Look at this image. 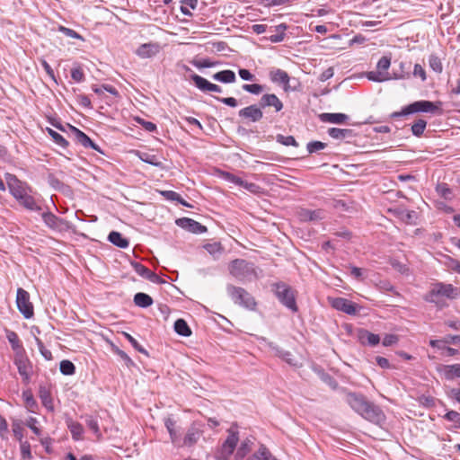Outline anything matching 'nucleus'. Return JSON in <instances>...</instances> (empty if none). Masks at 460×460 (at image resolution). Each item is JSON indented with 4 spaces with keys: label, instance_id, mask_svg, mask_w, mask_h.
Here are the masks:
<instances>
[{
    "label": "nucleus",
    "instance_id": "nucleus-1",
    "mask_svg": "<svg viewBox=\"0 0 460 460\" xmlns=\"http://www.w3.org/2000/svg\"><path fill=\"white\" fill-rule=\"evenodd\" d=\"M346 402L356 412L371 422L379 423L384 418L380 408L367 401L362 394L349 393L346 395Z\"/></svg>",
    "mask_w": 460,
    "mask_h": 460
},
{
    "label": "nucleus",
    "instance_id": "nucleus-2",
    "mask_svg": "<svg viewBox=\"0 0 460 460\" xmlns=\"http://www.w3.org/2000/svg\"><path fill=\"white\" fill-rule=\"evenodd\" d=\"M228 270L230 274L240 281L251 280L256 276L254 264L243 259L232 261Z\"/></svg>",
    "mask_w": 460,
    "mask_h": 460
},
{
    "label": "nucleus",
    "instance_id": "nucleus-3",
    "mask_svg": "<svg viewBox=\"0 0 460 460\" xmlns=\"http://www.w3.org/2000/svg\"><path fill=\"white\" fill-rule=\"evenodd\" d=\"M271 290L278 300L292 312L297 311L296 296L292 288L284 282L271 284Z\"/></svg>",
    "mask_w": 460,
    "mask_h": 460
},
{
    "label": "nucleus",
    "instance_id": "nucleus-4",
    "mask_svg": "<svg viewBox=\"0 0 460 460\" xmlns=\"http://www.w3.org/2000/svg\"><path fill=\"white\" fill-rule=\"evenodd\" d=\"M459 291L452 284L442 282L433 286L431 290L425 296V301L441 306L438 296H445L449 299H455L458 296Z\"/></svg>",
    "mask_w": 460,
    "mask_h": 460
},
{
    "label": "nucleus",
    "instance_id": "nucleus-5",
    "mask_svg": "<svg viewBox=\"0 0 460 460\" xmlns=\"http://www.w3.org/2000/svg\"><path fill=\"white\" fill-rule=\"evenodd\" d=\"M226 291L234 304L248 310H255L257 303L254 297L244 288L234 285H227Z\"/></svg>",
    "mask_w": 460,
    "mask_h": 460
},
{
    "label": "nucleus",
    "instance_id": "nucleus-6",
    "mask_svg": "<svg viewBox=\"0 0 460 460\" xmlns=\"http://www.w3.org/2000/svg\"><path fill=\"white\" fill-rule=\"evenodd\" d=\"M438 110V107L429 101H417L414 102L406 107H404L399 112H394L392 114L393 118H399L402 116L416 113V112H434Z\"/></svg>",
    "mask_w": 460,
    "mask_h": 460
},
{
    "label": "nucleus",
    "instance_id": "nucleus-7",
    "mask_svg": "<svg viewBox=\"0 0 460 460\" xmlns=\"http://www.w3.org/2000/svg\"><path fill=\"white\" fill-rule=\"evenodd\" d=\"M16 305L24 318L30 319L33 316V305L30 301V294L22 288L17 289Z\"/></svg>",
    "mask_w": 460,
    "mask_h": 460
},
{
    "label": "nucleus",
    "instance_id": "nucleus-8",
    "mask_svg": "<svg viewBox=\"0 0 460 460\" xmlns=\"http://www.w3.org/2000/svg\"><path fill=\"white\" fill-rule=\"evenodd\" d=\"M269 77L273 84L281 85L284 92L286 93L297 90V86L290 85V77L288 74L280 68L270 69Z\"/></svg>",
    "mask_w": 460,
    "mask_h": 460
},
{
    "label": "nucleus",
    "instance_id": "nucleus-9",
    "mask_svg": "<svg viewBox=\"0 0 460 460\" xmlns=\"http://www.w3.org/2000/svg\"><path fill=\"white\" fill-rule=\"evenodd\" d=\"M13 363L17 367L20 376L23 381L28 383L32 373V364L26 355V351L14 355Z\"/></svg>",
    "mask_w": 460,
    "mask_h": 460
},
{
    "label": "nucleus",
    "instance_id": "nucleus-10",
    "mask_svg": "<svg viewBox=\"0 0 460 460\" xmlns=\"http://www.w3.org/2000/svg\"><path fill=\"white\" fill-rule=\"evenodd\" d=\"M331 305L338 310L349 315H355L358 313L357 305L344 297L329 298Z\"/></svg>",
    "mask_w": 460,
    "mask_h": 460
},
{
    "label": "nucleus",
    "instance_id": "nucleus-11",
    "mask_svg": "<svg viewBox=\"0 0 460 460\" xmlns=\"http://www.w3.org/2000/svg\"><path fill=\"white\" fill-rule=\"evenodd\" d=\"M237 433H231L224 444L222 445L221 451L216 456L217 460H228V457L233 454L237 446L238 437Z\"/></svg>",
    "mask_w": 460,
    "mask_h": 460
},
{
    "label": "nucleus",
    "instance_id": "nucleus-12",
    "mask_svg": "<svg viewBox=\"0 0 460 460\" xmlns=\"http://www.w3.org/2000/svg\"><path fill=\"white\" fill-rule=\"evenodd\" d=\"M238 116L250 122H258L263 117V112L260 105L252 104L238 111Z\"/></svg>",
    "mask_w": 460,
    "mask_h": 460
},
{
    "label": "nucleus",
    "instance_id": "nucleus-13",
    "mask_svg": "<svg viewBox=\"0 0 460 460\" xmlns=\"http://www.w3.org/2000/svg\"><path fill=\"white\" fill-rule=\"evenodd\" d=\"M176 225L193 234H203L207 232V227L205 226L189 217L177 219Z\"/></svg>",
    "mask_w": 460,
    "mask_h": 460
},
{
    "label": "nucleus",
    "instance_id": "nucleus-14",
    "mask_svg": "<svg viewBox=\"0 0 460 460\" xmlns=\"http://www.w3.org/2000/svg\"><path fill=\"white\" fill-rule=\"evenodd\" d=\"M10 193L13 197L19 200L23 195L31 192V189L25 183L13 177V181L8 182Z\"/></svg>",
    "mask_w": 460,
    "mask_h": 460
},
{
    "label": "nucleus",
    "instance_id": "nucleus-15",
    "mask_svg": "<svg viewBox=\"0 0 460 460\" xmlns=\"http://www.w3.org/2000/svg\"><path fill=\"white\" fill-rule=\"evenodd\" d=\"M259 105L261 109L267 107H273L276 112L280 111L283 109V102L274 93H265L261 96Z\"/></svg>",
    "mask_w": 460,
    "mask_h": 460
},
{
    "label": "nucleus",
    "instance_id": "nucleus-16",
    "mask_svg": "<svg viewBox=\"0 0 460 460\" xmlns=\"http://www.w3.org/2000/svg\"><path fill=\"white\" fill-rule=\"evenodd\" d=\"M161 50V46L157 42H149L138 47L136 53L142 58H149L155 56Z\"/></svg>",
    "mask_w": 460,
    "mask_h": 460
},
{
    "label": "nucleus",
    "instance_id": "nucleus-17",
    "mask_svg": "<svg viewBox=\"0 0 460 460\" xmlns=\"http://www.w3.org/2000/svg\"><path fill=\"white\" fill-rule=\"evenodd\" d=\"M366 76L370 81L381 83V82H385V81H387V80H390V79L409 78L410 75L406 74L404 75H396V74H394V75L392 77V76H390L389 73H384V72H382V71L377 69L376 71L367 72Z\"/></svg>",
    "mask_w": 460,
    "mask_h": 460
},
{
    "label": "nucleus",
    "instance_id": "nucleus-18",
    "mask_svg": "<svg viewBox=\"0 0 460 460\" xmlns=\"http://www.w3.org/2000/svg\"><path fill=\"white\" fill-rule=\"evenodd\" d=\"M182 435H184V433H170L171 440L174 446L178 447H190L196 443L197 438L195 437V433H185L183 442H181L179 438L182 437Z\"/></svg>",
    "mask_w": 460,
    "mask_h": 460
},
{
    "label": "nucleus",
    "instance_id": "nucleus-19",
    "mask_svg": "<svg viewBox=\"0 0 460 460\" xmlns=\"http://www.w3.org/2000/svg\"><path fill=\"white\" fill-rule=\"evenodd\" d=\"M31 192H28L23 195L19 200V204L22 206L24 208L31 211H40L41 207L39 205L38 201L34 199V197L31 194Z\"/></svg>",
    "mask_w": 460,
    "mask_h": 460
},
{
    "label": "nucleus",
    "instance_id": "nucleus-20",
    "mask_svg": "<svg viewBox=\"0 0 460 460\" xmlns=\"http://www.w3.org/2000/svg\"><path fill=\"white\" fill-rule=\"evenodd\" d=\"M319 118L323 122L333 124H343L349 119L344 113H322Z\"/></svg>",
    "mask_w": 460,
    "mask_h": 460
},
{
    "label": "nucleus",
    "instance_id": "nucleus-21",
    "mask_svg": "<svg viewBox=\"0 0 460 460\" xmlns=\"http://www.w3.org/2000/svg\"><path fill=\"white\" fill-rule=\"evenodd\" d=\"M41 217L46 226L51 229H59L63 224V219L51 212H43Z\"/></svg>",
    "mask_w": 460,
    "mask_h": 460
},
{
    "label": "nucleus",
    "instance_id": "nucleus-22",
    "mask_svg": "<svg viewBox=\"0 0 460 460\" xmlns=\"http://www.w3.org/2000/svg\"><path fill=\"white\" fill-rule=\"evenodd\" d=\"M328 134L333 139H349L354 137V132L349 128H331L328 129Z\"/></svg>",
    "mask_w": 460,
    "mask_h": 460
},
{
    "label": "nucleus",
    "instance_id": "nucleus-23",
    "mask_svg": "<svg viewBox=\"0 0 460 460\" xmlns=\"http://www.w3.org/2000/svg\"><path fill=\"white\" fill-rule=\"evenodd\" d=\"M212 78L216 81L224 84H232L236 81V76L232 70H222L212 75Z\"/></svg>",
    "mask_w": 460,
    "mask_h": 460
},
{
    "label": "nucleus",
    "instance_id": "nucleus-24",
    "mask_svg": "<svg viewBox=\"0 0 460 460\" xmlns=\"http://www.w3.org/2000/svg\"><path fill=\"white\" fill-rule=\"evenodd\" d=\"M6 338L9 343L11 344L13 350L14 351V355L25 352V349L22 344L21 343L16 332L13 331H8L6 333Z\"/></svg>",
    "mask_w": 460,
    "mask_h": 460
},
{
    "label": "nucleus",
    "instance_id": "nucleus-25",
    "mask_svg": "<svg viewBox=\"0 0 460 460\" xmlns=\"http://www.w3.org/2000/svg\"><path fill=\"white\" fill-rule=\"evenodd\" d=\"M108 240L119 248H127L129 245L128 240L117 231H111L108 235Z\"/></svg>",
    "mask_w": 460,
    "mask_h": 460
},
{
    "label": "nucleus",
    "instance_id": "nucleus-26",
    "mask_svg": "<svg viewBox=\"0 0 460 460\" xmlns=\"http://www.w3.org/2000/svg\"><path fill=\"white\" fill-rule=\"evenodd\" d=\"M247 460H278L271 455L269 449L264 445H260L258 450Z\"/></svg>",
    "mask_w": 460,
    "mask_h": 460
},
{
    "label": "nucleus",
    "instance_id": "nucleus-27",
    "mask_svg": "<svg viewBox=\"0 0 460 460\" xmlns=\"http://www.w3.org/2000/svg\"><path fill=\"white\" fill-rule=\"evenodd\" d=\"M358 338L361 343H367L370 346H376L380 342L379 335L372 333L367 330L360 331Z\"/></svg>",
    "mask_w": 460,
    "mask_h": 460
},
{
    "label": "nucleus",
    "instance_id": "nucleus-28",
    "mask_svg": "<svg viewBox=\"0 0 460 460\" xmlns=\"http://www.w3.org/2000/svg\"><path fill=\"white\" fill-rule=\"evenodd\" d=\"M190 79L193 81L195 86L199 91H201L203 93L210 92L212 83L208 81L206 78H204L197 74H193V75H191Z\"/></svg>",
    "mask_w": 460,
    "mask_h": 460
},
{
    "label": "nucleus",
    "instance_id": "nucleus-29",
    "mask_svg": "<svg viewBox=\"0 0 460 460\" xmlns=\"http://www.w3.org/2000/svg\"><path fill=\"white\" fill-rule=\"evenodd\" d=\"M300 217L303 220H305V221H318L324 217V212L322 209H315V210L304 209L300 213Z\"/></svg>",
    "mask_w": 460,
    "mask_h": 460
},
{
    "label": "nucleus",
    "instance_id": "nucleus-30",
    "mask_svg": "<svg viewBox=\"0 0 460 460\" xmlns=\"http://www.w3.org/2000/svg\"><path fill=\"white\" fill-rule=\"evenodd\" d=\"M253 445H254L253 438L252 439V438H247L237 447L235 457L238 459H243L252 449Z\"/></svg>",
    "mask_w": 460,
    "mask_h": 460
},
{
    "label": "nucleus",
    "instance_id": "nucleus-31",
    "mask_svg": "<svg viewBox=\"0 0 460 460\" xmlns=\"http://www.w3.org/2000/svg\"><path fill=\"white\" fill-rule=\"evenodd\" d=\"M134 303L139 307L146 308L153 305V298L146 293L138 292L134 296Z\"/></svg>",
    "mask_w": 460,
    "mask_h": 460
},
{
    "label": "nucleus",
    "instance_id": "nucleus-32",
    "mask_svg": "<svg viewBox=\"0 0 460 460\" xmlns=\"http://www.w3.org/2000/svg\"><path fill=\"white\" fill-rule=\"evenodd\" d=\"M70 128L75 134L76 141L80 143L84 147H89V145L92 144V139L77 128L73 126H70Z\"/></svg>",
    "mask_w": 460,
    "mask_h": 460
},
{
    "label": "nucleus",
    "instance_id": "nucleus-33",
    "mask_svg": "<svg viewBox=\"0 0 460 460\" xmlns=\"http://www.w3.org/2000/svg\"><path fill=\"white\" fill-rule=\"evenodd\" d=\"M174 331L181 336L189 337L191 334L190 328L183 319H178L174 323Z\"/></svg>",
    "mask_w": 460,
    "mask_h": 460
},
{
    "label": "nucleus",
    "instance_id": "nucleus-34",
    "mask_svg": "<svg viewBox=\"0 0 460 460\" xmlns=\"http://www.w3.org/2000/svg\"><path fill=\"white\" fill-rule=\"evenodd\" d=\"M138 157L141 161L156 167H163V163L158 159L155 155L149 153H138Z\"/></svg>",
    "mask_w": 460,
    "mask_h": 460
},
{
    "label": "nucleus",
    "instance_id": "nucleus-35",
    "mask_svg": "<svg viewBox=\"0 0 460 460\" xmlns=\"http://www.w3.org/2000/svg\"><path fill=\"white\" fill-rule=\"evenodd\" d=\"M17 439L21 443V455L22 459H31L32 457L31 452V445L28 441H22V433H15Z\"/></svg>",
    "mask_w": 460,
    "mask_h": 460
},
{
    "label": "nucleus",
    "instance_id": "nucleus-36",
    "mask_svg": "<svg viewBox=\"0 0 460 460\" xmlns=\"http://www.w3.org/2000/svg\"><path fill=\"white\" fill-rule=\"evenodd\" d=\"M444 374L448 380L460 377V364L445 366Z\"/></svg>",
    "mask_w": 460,
    "mask_h": 460
},
{
    "label": "nucleus",
    "instance_id": "nucleus-37",
    "mask_svg": "<svg viewBox=\"0 0 460 460\" xmlns=\"http://www.w3.org/2000/svg\"><path fill=\"white\" fill-rule=\"evenodd\" d=\"M288 26L285 23H280L275 27L276 34L270 36V40L274 43L281 42L285 38V31Z\"/></svg>",
    "mask_w": 460,
    "mask_h": 460
},
{
    "label": "nucleus",
    "instance_id": "nucleus-38",
    "mask_svg": "<svg viewBox=\"0 0 460 460\" xmlns=\"http://www.w3.org/2000/svg\"><path fill=\"white\" fill-rule=\"evenodd\" d=\"M204 249L214 258H217L224 251L221 243L217 242L205 244Z\"/></svg>",
    "mask_w": 460,
    "mask_h": 460
},
{
    "label": "nucleus",
    "instance_id": "nucleus-39",
    "mask_svg": "<svg viewBox=\"0 0 460 460\" xmlns=\"http://www.w3.org/2000/svg\"><path fill=\"white\" fill-rule=\"evenodd\" d=\"M59 370L65 376H72L75 373V366L72 361L64 359L60 362Z\"/></svg>",
    "mask_w": 460,
    "mask_h": 460
},
{
    "label": "nucleus",
    "instance_id": "nucleus-40",
    "mask_svg": "<svg viewBox=\"0 0 460 460\" xmlns=\"http://www.w3.org/2000/svg\"><path fill=\"white\" fill-rule=\"evenodd\" d=\"M429 67L436 73L440 74L443 71V65L441 59L435 54L429 57Z\"/></svg>",
    "mask_w": 460,
    "mask_h": 460
},
{
    "label": "nucleus",
    "instance_id": "nucleus-41",
    "mask_svg": "<svg viewBox=\"0 0 460 460\" xmlns=\"http://www.w3.org/2000/svg\"><path fill=\"white\" fill-rule=\"evenodd\" d=\"M436 190L445 199L450 200L453 198V191L447 183L438 184Z\"/></svg>",
    "mask_w": 460,
    "mask_h": 460
},
{
    "label": "nucleus",
    "instance_id": "nucleus-42",
    "mask_svg": "<svg viewBox=\"0 0 460 460\" xmlns=\"http://www.w3.org/2000/svg\"><path fill=\"white\" fill-rule=\"evenodd\" d=\"M427 126V121L422 119L416 120L411 126V132L415 137H420Z\"/></svg>",
    "mask_w": 460,
    "mask_h": 460
},
{
    "label": "nucleus",
    "instance_id": "nucleus-43",
    "mask_svg": "<svg viewBox=\"0 0 460 460\" xmlns=\"http://www.w3.org/2000/svg\"><path fill=\"white\" fill-rule=\"evenodd\" d=\"M48 133L52 137L54 142L58 145L59 146L66 148L68 146V142L57 131L53 130L52 128H48Z\"/></svg>",
    "mask_w": 460,
    "mask_h": 460
},
{
    "label": "nucleus",
    "instance_id": "nucleus-44",
    "mask_svg": "<svg viewBox=\"0 0 460 460\" xmlns=\"http://www.w3.org/2000/svg\"><path fill=\"white\" fill-rule=\"evenodd\" d=\"M276 140L278 143L283 145V146H296L297 147L298 146V143L296 142V140L295 139V137L293 136H284V135H277L276 137Z\"/></svg>",
    "mask_w": 460,
    "mask_h": 460
},
{
    "label": "nucleus",
    "instance_id": "nucleus-45",
    "mask_svg": "<svg viewBox=\"0 0 460 460\" xmlns=\"http://www.w3.org/2000/svg\"><path fill=\"white\" fill-rule=\"evenodd\" d=\"M40 397L41 399L43 405L46 408L50 409V410L53 409L50 393L46 388H42V387L40 388Z\"/></svg>",
    "mask_w": 460,
    "mask_h": 460
},
{
    "label": "nucleus",
    "instance_id": "nucleus-46",
    "mask_svg": "<svg viewBox=\"0 0 460 460\" xmlns=\"http://www.w3.org/2000/svg\"><path fill=\"white\" fill-rule=\"evenodd\" d=\"M35 341H36V344L38 346V349L40 350V353L41 354V356L46 359V360H52L53 359V356H52V353L49 349H48L42 341L39 338H35Z\"/></svg>",
    "mask_w": 460,
    "mask_h": 460
},
{
    "label": "nucleus",
    "instance_id": "nucleus-47",
    "mask_svg": "<svg viewBox=\"0 0 460 460\" xmlns=\"http://www.w3.org/2000/svg\"><path fill=\"white\" fill-rule=\"evenodd\" d=\"M123 335L130 342V344L133 346V348L136 350H137L138 352L145 354V355L148 354L146 349H145L143 348V346H141L133 336H131L129 333H127V332H123Z\"/></svg>",
    "mask_w": 460,
    "mask_h": 460
},
{
    "label": "nucleus",
    "instance_id": "nucleus-48",
    "mask_svg": "<svg viewBox=\"0 0 460 460\" xmlns=\"http://www.w3.org/2000/svg\"><path fill=\"white\" fill-rule=\"evenodd\" d=\"M222 178L231 183L241 186L243 184V180L237 175H234L228 172H222Z\"/></svg>",
    "mask_w": 460,
    "mask_h": 460
},
{
    "label": "nucleus",
    "instance_id": "nucleus-49",
    "mask_svg": "<svg viewBox=\"0 0 460 460\" xmlns=\"http://www.w3.org/2000/svg\"><path fill=\"white\" fill-rule=\"evenodd\" d=\"M445 418L447 420L452 421L454 423L453 428H460V413H458L457 411H450L445 415Z\"/></svg>",
    "mask_w": 460,
    "mask_h": 460
},
{
    "label": "nucleus",
    "instance_id": "nucleus-50",
    "mask_svg": "<svg viewBox=\"0 0 460 460\" xmlns=\"http://www.w3.org/2000/svg\"><path fill=\"white\" fill-rule=\"evenodd\" d=\"M131 266L133 267L134 270L144 279L146 278L147 274L149 273L150 270L146 268L145 265L141 264L140 262L133 261L131 262Z\"/></svg>",
    "mask_w": 460,
    "mask_h": 460
},
{
    "label": "nucleus",
    "instance_id": "nucleus-51",
    "mask_svg": "<svg viewBox=\"0 0 460 460\" xmlns=\"http://www.w3.org/2000/svg\"><path fill=\"white\" fill-rule=\"evenodd\" d=\"M326 147V144L321 141H311L307 144L306 148L310 154L323 150Z\"/></svg>",
    "mask_w": 460,
    "mask_h": 460
},
{
    "label": "nucleus",
    "instance_id": "nucleus-52",
    "mask_svg": "<svg viewBox=\"0 0 460 460\" xmlns=\"http://www.w3.org/2000/svg\"><path fill=\"white\" fill-rule=\"evenodd\" d=\"M243 90L245 92H248L252 94H260L263 91V86L261 84H243L242 86Z\"/></svg>",
    "mask_w": 460,
    "mask_h": 460
},
{
    "label": "nucleus",
    "instance_id": "nucleus-53",
    "mask_svg": "<svg viewBox=\"0 0 460 460\" xmlns=\"http://www.w3.org/2000/svg\"><path fill=\"white\" fill-rule=\"evenodd\" d=\"M391 66V58L388 57H382L376 65V68L384 73H388L387 70Z\"/></svg>",
    "mask_w": 460,
    "mask_h": 460
},
{
    "label": "nucleus",
    "instance_id": "nucleus-54",
    "mask_svg": "<svg viewBox=\"0 0 460 460\" xmlns=\"http://www.w3.org/2000/svg\"><path fill=\"white\" fill-rule=\"evenodd\" d=\"M136 121L148 132H155L157 129L156 125L151 121H146L145 119L138 117L136 118Z\"/></svg>",
    "mask_w": 460,
    "mask_h": 460
},
{
    "label": "nucleus",
    "instance_id": "nucleus-55",
    "mask_svg": "<svg viewBox=\"0 0 460 460\" xmlns=\"http://www.w3.org/2000/svg\"><path fill=\"white\" fill-rule=\"evenodd\" d=\"M163 195L167 199H170V200H176V201H179L180 203H181L182 205L184 206H189L186 202H184L181 196L175 192V191H172V190H165L163 192Z\"/></svg>",
    "mask_w": 460,
    "mask_h": 460
},
{
    "label": "nucleus",
    "instance_id": "nucleus-56",
    "mask_svg": "<svg viewBox=\"0 0 460 460\" xmlns=\"http://www.w3.org/2000/svg\"><path fill=\"white\" fill-rule=\"evenodd\" d=\"M71 77L74 81L81 83L84 80V74L81 67H75L71 70Z\"/></svg>",
    "mask_w": 460,
    "mask_h": 460
},
{
    "label": "nucleus",
    "instance_id": "nucleus-57",
    "mask_svg": "<svg viewBox=\"0 0 460 460\" xmlns=\"http://www.w3.org/2000/svg\"><path fill=\"white\" fill-rule=\"evenodd\" d=\"M412 75L415 77L419 76L421 79L422 82L426 81V79H427L426 71L422 67V66L420 65V64H415L414 65Z\"/></svg>",
    "mask_w": 460,
    "mask_h": 460
},
{
    "label": "nucleus",
    "instance_id": "nucleus-58",
    "mask_svg": "<svg viewBox=\"0 0 460 460\" xmlns=\"http://www.w3.org/2000/svg\"><path fill=\"white\" fill-rule=\"evenodd\" d=\"M192 64L198 68L213 67L216 66V63L211 62L209 59L194 60L192 61Z\"/></svg>",
    "mask_w": 460,
    "mask_h": 460
},
{
    "label": "nucleus",
    "instance_id": "nucleus-59",
    "mask_svg": "<svg viewBox=\"0 0 460 460\" xmlns=\"http://www.w3.org/2000/svg\"><path fill=\"white\" fill-rule=\"evenodd\" d=\"M77 102L82 106V107H84V108H87V109H92V102H91V100L88 96L84 95V94H79L77 97Z\"/></svg>",
    "mask_w": 460,
    "mask_h": 460
},
{
    "label": "nucleus",
    "instance_id": "nucleus-60",
    "mask_svg": "<svg viewBox=\"0 0 460 460\" xmlns=\"http://www.w3.org/2000/svg\"><path fill=\"white\" fill-rule=\"evenodd\" d=\"M115 351H116L117 355L119 356V358L125 362L127 367H129L134 365L133 360L128 357V355L125 351H123L119 349H116Z\"/></svg>",
    "mask_w": 460,
    "mask_h": 460
},
{
    "label": "nucleus",
    "instance_id": "nucleus-61",
    "mask_svg": "<svg viewBox=\"0 0 460 460\" xmlns=\"http://www.w3.org/2000/svg\"><path fill=\"white\" fill-rule=\"evenodd\" d=\"M216 99L218 102H220L227 106L233 107V108H234L238 105L237 100L234 97H224V98L216 97Z\"/></svg>",
    "mask_w": 460,
    "mask_h": 460
},
{
    "label": "nucleus",
    "instance_id": "nucleus-62",
    "mask_svg": "<svg viewBox=\"0 0 460 460\" xmlns=\"http://www.w3.org/2000/svg\"><path fill=\"white\" fill-rule=\"evenodd\" d=\"M398 341V337L394 334H386L383 339V345L385 347L392 346Z\"/></svg>",
    "mask_w": 460,
    "mask_h": 460
},
{
    "label": "nucleus",
    "instance_id": "nucleus-63",
    "mask_svg": "<svg viewBox=\"0 0 460 460\" xmlns=\"http://www.w3.org/2000/svg\"><path fill=\"white\" fill-rule=\"evenodd\" d=\"M59 31H62L66 36L73 39H82V37L74 30L61 26Z\"/></svg>",
    "mask_w": 460,
    "mask_h": 460
},
{
    "label": "nucleus",
    "instance_id": "nucleus-64",
    "mask_svg": "<svg viewBox=\"0 0 460 460\" xmlns=\"http://www.w3.org/2000/svg\"><path fill=\"white\" fill-rule=\"evenodd\" d=\"M238 74L243 80L252 81L254 79V75L245 68H240Z\"/></svg>",
    "mask_w": 460,
    "mask_h": 460
}]
</instances>
